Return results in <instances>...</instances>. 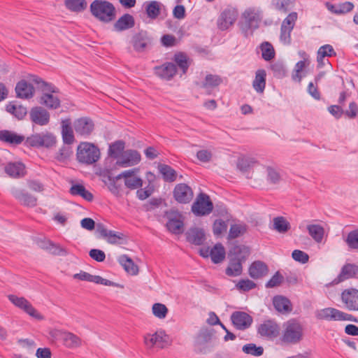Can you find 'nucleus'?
Wrapping results in <instances>:
<instances>
[{
    "instance_id": "obj_27",
    "label": "nucleus",
    "mask_w": 358,
    "mask_h": 358,
    "mask_svg": "<svg viewBox=\"0 0 358 358\" xmlns=\"http://www.w3.org/2000/svg\"><path fill=\"white\" fill-rule=\"evenodd\" d=\"M134 49L137 52H143L151 44V38L145 31H140L135 34L131 41Z\"/></svg>"
},
{
    "instance_id": "obj_1",
    "label": "nucleus",
    "mask_w": 358,
    "mask_h": 358,
    "mask_svg": "<svg viewBox=\"0 0 358 358\" xmlns=\"http://www.w3.org/2000/svg\"><path fill=\"white\" fill-rule=\"evenodd\" d=\"M91 14L99 21L109 23L116 17V9L114 5L106 0H94L90 6Z\"/></svg>"
},
{
    "instance_id": "obj_42",
    "label": "nucleus",
    "mask_w": 358,
    "mask_h": 358,
    "mask_svg": "<svg viewBox=\"0 0 358 358\" xmlns=\"http://www.w3.org/2000/svg\"><path fill=\"white\" fill-rule=\"evenodd\" d=\"M211 260L215 264L222 262L225 258V250L221 243L216 244L210 249Z\"/></svg>"
},
{
    "instance_id": "obj_24",
    "label": "nucleus",
    "mask_w": 358,
    "mask_h": 358,
    "mask_svg": "<svg viewBox=\"0 0 358 358\" xmlns=\"http://www.w3.org/2000/svg\"><path fill=\"white\" fill-rule=\"evenodd\" d=\"M140 161L141 155L136 150H129L122 155L121 158L117 162V164L122 167H127L134 166Z\"/></svg>"
},
{
    "instance_id": "obj_31",
    "label": "nucleus",
    "mask_w": 358,
    "mask_h": 358,
    "mask_svg": "<svg viewBox=\"0 0 358 358\" xmlns=\"http://www.w3.org/2000/svg\"><path fill=\"white\" fill-rule=\"evenodd\" d=\"M134 17L129 13H125L115 22L113 27L117 31H122L134 27Z\"/></svg>"
},
{
    "instance_id": "obj_14",
    "label": "nucleus",
    "mask_w": 358,
    "mask_h": 358,
    "mask_svg": "<svg viewBox=\"0 0 358 358\" xmlns=\"http://www.w3.org/2000/svg\"><path fill=\"white\" fill-rule=\"evenodd\" d=\"M96 234L99 238L105 239L108 243L117 244L120 241L123 240L124 235L120 232H116L115 231L108 230L101 223H98L96 225Z\"/></svg>"
},
{
    "instance_id": "obj_6",
    "label": "nucleus",
    "mask_w": 358,
    "mask_h": 358,
    "mask_svg": "<svg viewBox=\"0 0 358 358\" xmlns=\"http://www.w3.org/2000/svg\"><path fill=\"white\" fill-rule=\"evenodd\" d=\"M56 137L51 133L43 132L32 134L24 141V145L27 147L50 148L56 144Z\"/></svg>"
},
{
    "instance_id": "obj_52",
    "label": "nucleus",
    "mask_w": 358,
    "mask_h": 358,
    "mask_svg": "<svg viewBox=\"0 0 358 358\" xmlns=\"http://www.w3.org/2000/svg\"><path fill=\"white\" fill-rule=\"evenodd\" d=\"M173 61L178 66L179 69L182 70V73L185 74L189 66L187 55L181 52L176 54Z\"/></svg>"
},
{
    "instance_id": "obj_18",
    "label": "nucleus",
    "mask_w": 358,
    "mask_h": 358,
    "mask_svg": "<svg viewBox=\"0 0 358 358\" xmlns=\"http://www.w3.org/2000/svg\"><path fill=\"white\" fill-rule=\"evenodd\" d=\"M341 301L348 310L358 311V289L350 288L343 290Z\"/></svg>"
},
{
    "instance_id": "obj_51",
    "label": "nucleus",
    "mask_w": 358,
    "mask_h": 358,
    "mask_svg": "<svg viewBox=\"0 0 358 358\" xmlns=\"http://www.w3.org/2000/svg\"><path fill=\"white\" fill-rule=\"evenodd\" d=\"M222 82V80L219 76L209 74L206 76L201 87L205 89L213 88L220 85Z\"/></svg>"
},
{
    "instance_id": "obj_47",
    "label": "nucleus",
    "mask_w": 358,
    "mask_h": 358,
    "mask_svg": "<svg viewBox=\"0 0 358 358\" xmlns=\"http://www.w3.org/2000/svg\"><path fill=\"white\" fill-rule=\"evenodd\" d=\"M273 229L276 231L284 234L288 231L290 229L289 222L282 216L273 218Z\"/></svg>"
},
{
    "instance_id": "obj_64",
    "label": "nucleus",
    "mask_w": 358,
    "mask_h": 358,
    "mask_svg": "<svg viewBox=\"0 0 358 358\" xmlns=\"http://www.w3.org/2000/svg\"><path fill=\"white\" fill-rule=\"evenodd\" d=\"M267 171V179L270 182L273 184L278 183L280 180V176L278 171L271 166H268L266 169Z\"/></svg>"
},
{
    "instance_id": "obj_16",
    "label": "nucleus",
    "mask_w": 358,
    "mask_h": 358,
    "mask_svg": "<svg viewBox=\"0 0 358 358\" xmlns=\"http://www.w3.org/2000/svg\"><path fill=\"white\" fill-rule=\"evenodd\" d=\"M243 17L242 29L245 31V35L247 36L249 29L251 30L252 34V31L259 27L260 17L258 13L252 8L245 10L243 14Z\"/></svg>"
},
{
    "instance_id": "obj_62",
    "label": "nucleus",
    "mask_w": 358,
    "mask_h": 358,
    "mask_svg": "<svg viewBox=\"0 0 358 358\" xmlns=\"http://www.w3.org/2000/svg\"><path fill=\"white\" fill-rule=\"evenodd\" d=\"M354 8L352 3L346 1L338 5H336V8L334 9V13L336 14H343L351 11Z\"/></svg>"
},
{
    "instance_id": "obj_45",
    "label": "nucleus",
    "mask_w": 358,
    "mask_h": 358,
    "mask_svg": "<svg viewBox=\"0 0 358 358\" xmlns=\"http://www.w3.org/2000/svg\"><path fill=\"white\" fill-rule=\"evenodd\" d=\"M248 226L244 223L231 224L229 229L228 239H234L246 233Z\"/></svg>"
},
{
    "instance_id": "obj_10",
    "label": "nucleus",
    "mask_w": 358,
    "mask_h": 358,
    "mask_svg": "<svg viewBox=\"0 0 358 358\" xmlns=\"http://www.w3.org/2000/svg\"><path fill=\"white\" fill-rule=\"evenodd\" d=\"M144 343L148 348L157 347L164 348L170 343V338L165 331L159 329L154 334H147L144 336Z\"/></svg>"
},
{
    "instance_id": "obj_34",
    "label": "nucleus",
    "mask_w": 358,
    "mask_h": 358,
    "mask_svg": "<svg viewBox=\"0 0 358 358\" xmlns=\"http://www.w3.org/2000/svg\"><path fill=\"white\" fill-rule=\"evenodd\" d=\"M62 136L64 143L66 145H71L75 141L70 119L62 121Z\"/></svg>"
},
{
    "instance_id": "obj_49",
    "label": "nucleus",
    "mask_w": 358,
    "mask_h": 358,
    "mask_svg": "<svg viewBox=\"0 0 358 358\" xmlns=\"http://www.w3.org/2000/svg\"><path fill=\"white\" fill-rule=\"evenodd\" d=\"M336 55L333 47L331 45H324L321 46L317 51V60L320 64L323 65V59L325 57H331Z\"/></svg>"
},
{
    "instance_id": "obj_13",
    "label": "nucleus",
    "mask_w": 358,
    "mask_h": 358,
    "mask_svg": "<svg viewBox=\"0 0 358 358\" xmlns=\"http://www.w3.org/2000/svg\"><path fill=\"white\" fill-rule=\"evenodd\" d=\"M9 301L16 307L24 311L29 316L37 319L42 320L43 316L33 307L29 301L24 297H19L14 294L8 295Z\"/></svg>"
},
{
    "instance_id": "obj_38",
    "label": "nucleus",
    "mask_w": 358,
    "mask_h": 358,
    "mask_svg": "<svg viewBox=\"0 0 358 358\" xmlns=\"http://www.w3.org/2000/svg\"><path fill=\"white\" fill-rule=\"evenodd\" d=\"M266 73L265 70L259 69L255 73V78L253 80L252 86L255 90L258 93H262L266 87Z\"/></svg>"
},
{
    "instance_id": "obj_57",
    "label": "nucleus",
    "mask_w": 358,
    "mask_h": 358,
    "mask_svg": "<svg viewBox=\"0 0 358 358\" xmlns=\"http://www.w3.org/2000/svg\"><path fill=\"white\" fill-rule=\"evenodd\" d=\"M345 242L350 248L358 250V229L348 233Z\"/></svg>"
},
{
    "instance_id": "obj_53",
    "label": "nucleus",
    "mask_w": 358,
    "mask_h": 358,
    "mask_svg": "<svg viewBox=\"0 0 358 358\" xmlns=\"http://www.w3.org/2000/svg\"><path fill=\"white\" fill-rule=\"evenodd\" d=\"M124 148V143L122 141H117L109 146L108 154L111 157H119Z\"/></svg>"
},
{
    "instance_id": "obj_54",
    "label": "nucleus",
    "mask_w": 358,
    "mask_h": 358,
    "mask_svg": "<svg viewBox=\"0 0 358 358\" xmlns=\"http://www.w3.org/2000/svg\"><path fill=\"white\" fill-rule=\"evenodd\" d=\"M152 311L156 317L164 319L167 315L169 310L164 304L156 303L152 305Z\"/></svg>"
},
{
    "instance_id": "obj_37",
    "label": "nucleus",
    "mask_w": 358,
    "mask_h": 358,
    "mask_svg": "<svg viewBox=\"0 0 358 358\" xmlns=\"http://www.w3.org/2000/svg\"><path fill=\"white\" fill-rule=\"evenodd\" d=\"M69 193L73 196H79L87 201H92L93 194L81 184H73L69 189Z\"/></svg>"
},
{
    "instance_id": "obj_26",
    "label": "nucleus",
    "mask_w": 358,
    "mask_h": 358,
    "mask_svg": "<svg viewBox=\"0 0 358 358\" xmlns=\"http://www.w3.org/2000/svg\"><path fill=\"white\" fill-rule=\"evenodd\" d=\"M155 74L162 79L169 80L177 72L176 65L172 62H166L155 68Z\"/></svg>"
},
{
    "instance_id": "obj_20",
    "label": "nucleus",
    "mask_w": 358,
    "mask_h": 358,
    "mask_svg": "<svg viewBox=\"0 0 358 358\" xmlns=\"http://www.w3.org/2000/svg\"><path fill=\"white\" fill-rule=\"evenodd\" d=\"M231 320L234 326L238 330L248 329L252 322V317L245 312L235 311L231 315Z\"/></svg>"
},
{
    "instance_id": "obj_36",
    "label": "nucleus",
    "mask_w": 358,
    "mask_h": 358,
    "mask_svg": "<svg viewBox=\"0 0 358 358\" xmlns=\"http://www.w3.org/2000/svg\"><path fill=\"white\" fill-rule=\"evenodd\" d=\"M187 239L192 244L201 245L206 240L205 232L202 229L192 228L187 232Z\"/></svg>"
},
{
    "instance_id": "obj_5",
    "label": "nucleus",
    "mask_w": 358,
    "mask_h": 358,
    "mask_svg": "<svg viewBox=\"0 0 358 358\" xmlns=\"http://www.w3.org/2000/svg\"><path fill=\"white\" fill-rule=\"evenodd\" d=\"M76 156L78 162L92 164L99 159L100 151L93 143L83 142L78 146Z\"/></svg>"
},
{
    "instance_id": "obj_7",
    "label": "nucleus",
    "mask_w": 358,
    "mask_h": 358,
    "mask_svg": "<svg viewBox=\"0 0 358 358\" xmlns=\"http://www.w3.org/2000/svg\"><path fill=\"white\" fill-rule=\"evenodd\" d=\"M315 317L318 320L334 321H357L356 318L348 313H344L334 308H326L317 310Z\"/></svg>"
},
{
    "instance_id": "obj_9",
    "label": "nucleus",
    "mask_w": 358,
    "mask_h": 358,
    "mask_svg": "<svg viewBox=\"0 0 358 358\" xmlns=\"http://www.w3.org/2000/svg\"><path fill=\"white\" fill-rule=\"evenodd\" d=\"M213 334L207 329H202L195 338V350L201 354H207L212 351L214 345L212 344Z\"/></svg>"
},
{
    "instance_id": "obj_43",
    "label": "nucleus",
    "mask_w": 358,
    "mask_h": 358,
    "mask_svg": "<svg viewBox=\"0 0 358 358\" xmlns=\"http://www.w3.org/2000/svg\"><path fill=\"white\" fill-rule=\"evenodd\" d=\"M309 235L317 243H320L324 236V229L320 224H309L307 226Z\"/></svg>"
},
{
    "instance_id": "obj_35",
    "label": "nucleus",
    "mask_w": 358,
    "mask_h": 358,
    "mask_svg": "<svg viewBox=\"0 0 358 358\" xmlns=\"http://www.w3.org/2000/svg\"><path fill=\"white\" fill-rule=\"evenodd\" d=\"M62 340L63 344L69 349L80 348L83 344V341L79 336L68 331L62 333Z\"/></svg>"
},
{
    "instance_id": "obj_60",
    "label": "nucleus",
    "mask_w": 358,
    "mask_h": 358,
    "mask_svg": "<svg viewBox=\"0 0 358 358\" xmlns=\"http://www.w3.org/2000/svg\"><path fill=\"white\" fill-rule=\"evenodd\" d=\"M292 258L301 264H306L309 260V256L305 252L300 250H295L292 253Z\"/></svg>"
},
{
    "instance_id": "obj_32",
    "label": "nucleus",
    "mask_w": 358,
    "mask_h": 358,
    "mask_svg": "<svg viewBox=\"0 0 358 358\" xmlns=\"http://www.w3.org/2000/svg\"><path fill=\"white\" fill-rule=\"evenodd\" d=\"M268 271L267 265L262 261L254 262L249 268V274L251 278L258 279L265 276Z\"/></svg>"
},
{
    "instance_id": "obj_11",
    "label": "nucleus",
    "mask_w": 358,
    "mask_h": 358,
    "mask_svg": "<svg viewBox=\"0 0 358 358\" xmlns=\"http://www.w3.org/2000/svg\"><path fill=\"white\" fill-rule=\"evenodd\" d=\"M297 20V13L292 12L282 21L280 28V39L285 45L291 43V32Z\"/></svg>"
},
{
    "instance_id": "obj_17",
    "label": "nucleus",
    "mask_w": 358,
    "mask_h": 358,
    "mask_svg": "<svg viewBox=\"0 0 358 358\" xmlns=\"http://www.w3.org/2000/svg\"><path fill=\"white\" fill-rule=\"evenodd\" d=\"M13 196L24 206L34 208L37 205V198L23 189L13 187L10 190Z\"/></svg>"
},
{
    "instance_id": "obj_28",
    "label": "nucleus",
    "mask_w": 358,
    "mask_h": 358,
    "mask_svg": "<svg viewBox=\"0 0 358 358\" xmlns=\"http://www.w3.org/2000/svg\"><path fill=\"white\" fill-rule=\"evenodd\" d=\"M134 170L125 171L119 174L117 178H124L125 186L131 189L139 188L143 185V180L140 178L134 176Z\"/></svg>"
},
{
    "instance_id": "obj_50",
    "label": "nucleus",
    "mask_w": 358,
    "mask_h": 358,
    "mask_svg": "<svg viewBox=\"0 0 358 358\" xmlns=\"http://www.w3.org/2000/svg\"><path fill=\"white\" fill-rule=\"evenodd\" d=\"M242 350L244 353L254 357H260L264 354V348L257 346L255 343H248L243 346Z\"/></svg>"
},
{
    "instance_id": "obj_25",
    "label": "nucleus",
    "mask_w": 358,
    "mask_h": 358,
    "mask_svg": "<svg viewBox=\"0 0 358 358\" xmlns=\"http://www.w3.org/2000/svg\"><path fill=\"white\" fill-rule=\"evenodd\" d=\"M24 136L17 134L10 130H0V141L12 145H18L22 142L24 143Z\"/></svg>"
},
{
    "instance_id": "obj_63",
    "label": "nucleus",
    "mask_w": 358,
    "mask_h": 358,
    "mask_svg": "<svg viewBox=\"0 0 358 358\" xmlns=\"http://www.w3.org/2000/svg\"><path fill=\"white\" fill-rule=\"evenodd\" d=\"M50 248L48 252L53 255H62L66 256L69 254V252L62 246L58 244H55L53 242L52 243H49Z\"/></svg>"
},
{
    "instance_id": "obj_12",
    "label": "nucleus",
    "mask_w": 358,
    "mask_h": 358,
    "mask_svg": "<svg viewBox=\"0 0 358 358\" xmlns=\"http://www.w3.org/2000/svg\"><path fill=\"white\" fill-rule=\"evenodd\" d=\"M238 16V13L236 9L231 7L225 8L217 18V28L221 31L228 29L235 23Z\"/></svg>"
},
{
    "instance_id": "obj_33",
    "label": "nucleus",
    "mask_w": 358,
    "mask_h": 358,
    "mask_svg": "<svg viewBox=\"0 0 358 358\" xmlns=\"http://www.w3.org/2000/svg\"><path fill=\"white\" fill-rule=\"evenodd\" d=\"M5 172L12 178H22L25 176V166L21 162H10L4 168Z\"/></svg>"
},
{
    "instance_id": "obj_22",
    "label": "nucleus",
    "mask_w": 358,
    "mask_h": 358,
    "mask_svg": "<svg viewBox=\"0 0 358 358\" xmlns=\"http://www.w3.org/2000/svg\"><path fill=\"white\" fill-rule=\"evenodd\" d=\"M29 116L32 122L40 126L46 125L50 121V113L42 107L31 108Z\"/></svg>"
},
{
    "instance_id": "obj_4",
    "label": "nucleus",
    "mask_w": 358,
    "mask_h": 358,
    "mask_svg": "<svg viewBox=\"0 0 358 358\" xmlns=\"http://www.w3.org/2000/svg\"><path fill=\"white\" fill-rule=\"evenodd\" d=\"M303 336V328L302 324L295 320H290L283 324V331L281 341L287 344H296L299 343Z\"/></svg>"
},
{
    "instance_id": "obj_44",
    "label": "nucleus",
    "mask_w": 358,
    "mask_h": 358,
    "mask_svg": "<svg viewBox=\"0 0 358 358\" xmlns=\"http://www.w3.org/2000/svg\"><path fill=\"white\" fill-rule=\"evenodd\" d=\"M145 12L150 19H156L160 14L161 3L157 1H151L145 3Z\"/></svg>"
},
{
    "instance_id": "obj_19",
    "label": "nucleus",
    "mask_w": 358,
    "mask_h": 358,
    "mask_svg": "<svg viewBox=\"0 0 358 358\" xmlns=\"http://www.w3.org/2000/svg\"><path fill=\"white\" fill-rule=\"evenodd\" d=\"M73 126L78 135L85 137L90 136L94 129L93 121L86 117L76 120Z\"/></svg>"
},
{
    "instance_id": "obj_48",
    "label": "nucleus",
    "mask_w": 358,
    "mask_h": 358,
    "mask_svg": "<svg viewBox=\"0 0 358 358\" xmlns=\"http://www.w3.org/2000/svg\"><path fill=\"white\" fill-rule=\"evenodd\" d=\"M66 7L73 12H81L86 9L87 3L85 0H65Z\"/></svg>"
},
{
    "instance_id": "obj_23",
    "label": "nucleus",
    "mask_w": 358,
    "mask_h": 358,
    "mask_svg": "<svg viewBox=\"0 0 358 358\" xmlns=\"http://www.w3.org/2000/svg\"><path fill=\"white\" fill-rule=\"evenodd\" d=\"M279 326L272 320L265 321L257 328V332L261 336L266 338H275L279 334Z\"/></svg>"
},
{
    "instance_id": "obj_46",
    "label": "nucleus",
    "mask_w": 358,
    "mask_h": 358,
    "mask_svg": "<svg viewBox=\"0 0 358 358\" xmlns=\"http://www.w3.org/2000/svg\"><path fill=\"white\" fill-rule=\"evenodd\" d=\"M158 168L165 181L173 182L176 180L177 173L170 166L166 164H160L159 165Z\"/></svg>"
},
{
    "instance_id": "obj_30",
    "label": "nucleus",
    "mask_w": 358,
    "mask_h": 358,
    "mask_svg": "<svg viewBox=\"0 0 358 358\" xmlns=\"http://www.w3.org/2000/svg\"><path fill=\"white\" fill-rule=\"evenodd\" d=\"M358 274V266L355 264H345L341 268V273L335 279L336 283L341 282L354 278Z\"/></svg>"
},
{
    "instance_id": "obj_8",
    "label": "nucleus",
    "mask_w": 358,
    "mask_h": 358,
    "mask_svg": "<svg viewBox=\"0 0 358 358\" xmlns=\"http://www.w3.org/2000/svg\"><path fill=\"white\" fill-rule=\"evenodd\" d=\"M213 210V203L205 193H200L192 206V211L196 216L209 215Z\"/></svg>"
},
{
    "instance_id": "obj_29",
    "label": "nucleus",
    "mask_w": 358,
    "mask_h": 358,
    "mask_svg": "<svg viewBox=\"0 0 358 358\" xmlns=\"http://www.w3.org/2000/svg\"><path fill=\"white\" fill-rule=\"evenodd\" d=\"M16 96L18 98L28 99L33 97L34 94V88L33 85L28 83L26 80L19 81L15 86Z\"/></svg>"
},
{
    "instance_id": "obj_58",
    "label": "nucleus",
    "mask_w": 358,
    "mask_h": 358,
    "mask_svg": "<svg viewBox=\"0 0 358 358\" xmlns=\"http://www.w3.org/2000/svg\"><path fill=\"white\" fill-rule=\"evenodd\" d=\"M236 288L242 292H248L256 287V284L251 280H241L236 285Z\"/></svg>"
},
{
    "instance_id": "obj_2",
    "label": "nucleus",
    "mask_w": 358,
    "mask_h": 358,
    "mask_svg": "<svg viewBox=\"0 0 358 358\" xmlns=\"http://www.w3.org/2000/svg\"><path fill=\"white\" fill-rule=\"evenodd\" d=\"M231 252L234 257L231 258L226 268V274L229 276H238L242 273V262L249 256L250 249L245 245H236Z\"/></svg>"
},
{
    "instance_id": "obj_61",
    "label": "nucleus",
    "mask_w": 358,
    "mask_h": 358,
    "mask_svg": "<svg viewBox=\"0 0 358 358\" xmlns=\"http://www.w3.org/2000/svg\"><path fill=\"white\" fill-rule=\"evenodd\" d=\"M68 145H63L58 152L57 159L59 162L67 159L72 154L71 148Z\"/></svg>"
},
{
    "instance_id": "obj_41",
    "label": "nucleus",
    "mask_w": 358,
    "mask_h": 358,
    "mask_svg": "<svg viewBox=\"0 0 358 358\" xmlns=\"http://www.w3.org/2000/svg\"><path fill=\"white\" fill-rule=\"evenodd\" d=\"M6 110L18 120H22L27 113L25 107L21 105H15L12 102L6 106Z\"/></svg>"
},
{
    "instance_id": "obj_59",
    "label": "nucleus",
    "mask_w": 358,
    "mask_h": 358,
    "mask_svg": "<svg viewBox=\"0 0 358 358\" xmlns=\"http://www.w3.org/2000/svg\"><path fill=\"white\" fill-rule=\"evenodd\" d=\"M227 224L226 222L222 220H216L213 223V230L216 236L221 235L223 232L227 231Z\"/></svg>"
},
{
    "instance_id": "obj_3",
    "label": "nucleus",
    "mask_w": 358,
    "mask_h": 358,
    "mask_svg": "<svg viewBox=\"0 0 358 358\" xmlns=\"http://www.w3.org/2000/svg\"><path fill=\"white\" fill-rule=\"evenodd\" d=\"M33 81L42 87L44 93L40 98L39 103L48 108L56 109L60 106V100L52 93L58 92V90L52 84L48 83L38 77H34Z\"/></svg>"
},
{
    "instance_id": "obj_56",
    "label": "nucleus",
    "mask_w": 358,
    "mask_h": 358,
    "mask_svg": "<svg viewBox=\"0 0 358 358\" xmlns=\"http://www.w3.org/2000/svg\"><path fill=\"white\" fill-rule=\"evenodd\" d=\"M271 69L272 70L275 77L281 78L287 75V69L284 64L281 62H275L271 65Z\"/></svg>"
},
{
    "instance_id": "obj_55",
    "label": "nucleus",
    "mask_w": 358,
    "mask_h": 358,
    "mask_svg": "<svg viewBox=\"0 0 358 358\" xmlns=\"http://www.w3.org/2000/svg\"><path fill=\"white\" fill-rule=\"evenodd\" d=\"M262 56L266 61H269L275 56L274 49L271 43L264 42L261 45Z\"/></svg>"
},
{
    "instance_id": "obj_15",
    "label": "nucleus",
    "mask_w": 358,
    "mask_h": 358,
    "mask_svg": "<svg viewBox=\"0 0 358 358\" xmlns=\"http://www.w3.org/2000/svg\"><path fill=\"white\" fill-rule=\"evenodd\" d=\"M168 219L166 227L169 231L175 234H180L183 232L184 224L182 215L174 210L166 213Z\"/></svg>"
},
{
    "instance_id": "obj_21",
    "label": "nucleus",
    "mask_w": 358,
    "mask_h": 358,
    "mask_svg": "<svg viewBox=\"0 0 358 358\" xmlns=\"http://www.w3.org/2000/svg\"><path fill=\"white\" fill-rule=\"evenodd\" d=\"M194 196L190 187L185 183L178 184L173 190L174 199L180 203H187L191 201Z\"/></svg>"
},
{
    "instance_id": "obj_40",
    "label": "nucleus",
    "mask_w": 358,
    "mask_h": 358,
    "mask_svg": "<svg viewBox=\"0 0 358 358\" xmlns=\"http://www.w3.org/2000/svg\"><path fill=\"white\" fill-rule=\"evenodd\" d=\"M118 262L123 266L127 273L131 275H136L138 273V266L127 255H123L120 256L118 258Z\"/></svg>"
},
{
    "instance_id": "obj_39",
    "label": "nucleus",
    "mask_w": 358,
    "mask_h": 358,
    "mask_svg": "<svg viewBox=\"0 0 358 358\" xmlns=\"http://www.w3.org/2000/svg\"><path fill=\"white\" fill-rule=\"evenodd\" d=\"M273 303L275 308L278 312L287 313L292 310L290 301L285 296H275L273 300Z\"/></svg>"
}]
</instances>
